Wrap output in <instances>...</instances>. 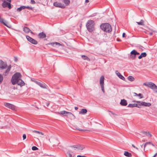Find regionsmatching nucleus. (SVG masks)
Wrapping results in <instances>:
<instances>
[{"label": "nucleus", "instance_id": "48", "mask_svg": "<svg viewBox=\"0 0 157 157\" xmlns=\"http://www.w3.org/2000/svg\"><path fill=\"white\" fill-rule=\"evenodd\" d=\"M77 157H86V156H82V155H77Z\"/></svg>", "mask_w": 157, "mask_h": 157}, {"label": "nucleus", "instance_id": "15", "mask_svg": "<svg viewBox=\"0 0 157 157\" xmlns=\"http://www.w3.org/2000/svg\"><path fill=\"white\" fill-rule=\"evenodd\" d=\"M48 44H50L52 46L54 47H59L61 45V44L60 43L57 42H54L53 43H49Z\"/></svg>", "mask_w": 157, "mask_h": 157}, {"label": "nucleus", "instance_id": "56", "mask_svg": "<svg viewBox=\"0 0 157 157\" xmlns=\"http://www.w3.org/2000/svg\"><path fill=\"white\" fill-rule=\"evenodd\" d=\"M1 129L5 128V127L2 126L0 128Z\"/></svg>", "mask_w": 157, "mask_h": 157}, {"label": "nucleus", "instance_id": "58", "mask_svg": "<svg viewBox=\"0 0 157 157\" xmlns=\"http://www.w3.org/2000/svg\"><path fill=\"white\" fill-rule=\"evenodd\" d=\"M29 32H30L32 34H33V33L32 32V31L30 30V31Z\"/></svg>", "mask_w": 157, "mask_h": 157}, {"label": "nucleus", "instance_id": "35", "mask_svg": "<svg viewBox=\"0 0 157 157\" xmlns=\"http://www.w3.org/2000/svg\"><path fill=\"white\" fill-rule=\"evenodd\" d=\"M84 148H85V147H81V145H79L78 149L79 150H82Z\"/></svg>", "mask_w": 157, "mask_h": 157}, {"label": "nucleus", "instance_id": "36", "mask_svg": "<svg viewBox=\"0 0 157 157\" xmlns=\"http://www.w3.org/2000/svg\"><path fill=\"white\" fill-rule=\"evenodd\" d=\"M3 80V77L2 75H0V84L2 82Z\"/></svg>", "mask_w": 157, "mask_h": 157}, {"label": "nucleus", "instance_id": "60", "mask_svg": "<svg viewBox=\"0 0 157 157\" xmlns=\"http://www.w3.org/2000/svg\"><path fill=\"white\" fill-rule=\"evenodd\" d=\"M143 145H143H141V148H142Z\"/></svg>", "mask_w": 157, "mask_h": 157}, {"label": "nucleus", "instance_id": "34", "mask_svg": "<svg viewBox=\"0 0 157 157\" xmlns=\"http://www.w3.org/2000/svg\"><path fill=\"white\" fill-rule=\"evenodd\" d=\"M134 94H135V96H138L139 97H140V98H142L143 97V95L140 93L137 94L136 93H134Z\"/></svg>", "mask_w": 157, "mask_h": 157}, {"label": "nucleus", "instance_id": "3", "mask_svg": "<svg viewBox=\"0 0 157 157\" xmlns=\"http://www.w3.org/2000/svg\"><path fill=\"white\" fill-rule=\"evenodd\" d=\"M21 77V75L19 72H17L14 74L12 77L11 82L13 85L17 83V81L20 79V78Z\"/></svg>", "mask_w": 157, "mask_h": 157}, {"label": "nucleus", "instance_id": "31", "mask_svg": "<svg viewBox=\"0 0 157 157\" xmlns=\"http://www.w3.org/2000/svg\"><path fill=\"white\" fill-rule=\"evenodd\" d=\"M33 132L34 133H36L39 134H41L42 135H43L44 134L41 132L37 131L36 130H33Z\"/></svg>", "mask_w": 157, "mask_h": 157}, {"label": "nucleus", "instance_id": "59", "mask_svg": "<svg viewBox=\"0 0 157 157\" xmlns=\"http://www.w3.org/2000/svg\"><path fill=\"white\" fill-rule=\"evenodd\" d=\"M135 148H136V149L137 150H138V148H137V147H135Z\"/></svg>", "mask_w": 157, "mask_h": 157}, {"label": "nucleus", "instance_id": "38", "mask_svg": "<svg viewBox=\"0 0 157 157\" xmlns=\"http://www.w3.org/2000/svg\"><path fill=\"white\" fill-rule=\"evenodd\" d=\"M25 9H30L31 10H32L33 9V8L32 7H29L28 6H25Z\"/></svg>", "mask_w": 157, "mask_h": 157}, {"label": "nucleus", "instance_id": "2", "mask_svg": "<svg viewBox=\"0 0 157 157\" xmlns=\"http://www.w3.org/2000/svg\"><path fill=\"white\" fill-rule=\"evenodd\" d=\"M94 21L93 20H89L88 21L86 26L89 32H92L94 30Z\"/></svg>", "mask_w": 157, "mask_h": 157}, {"label": "nucleus", "instance_id": "43", "mask_svg": "<svg viewBox=\"0 0 157 157\" xmlns=\"http://www.w3.org/2000/svg\"><path fill=\"white\" fill-rule=\"evenodd\" d=\"M31 3L32 4H34L36 3V2L34 0H31Z\"/></svg>", "mask_w": 157, "mask_h": 157}, {"label": "nucleus", "instance_id": "7", "mask_svg": "<svg viewBox=\"0 0 157 157\" xmlns=\"http://www.w3.org/2000/svg\"><path fill=\"white\" fill-rule=\"evenodd\" d=\"M26 38L28 41L33 44H36L38 43L37 41L30 37L29 36H26Z\"/></svg>", "mask_w": 157, "mask_h": 157}, {"label": "nucleus", "instance_id": "4", "mask_svg": "<svg viewBox=\"0 0 157 157\" xmlns=\"http://www.w3.org/2000/svg\"><path fill=\"white\" fill-rule=\"evenodd\" d=\"M143 85L148 86L153 90H157V86H156L154 83L152 82L144 83H143ZM155 91L157 93V90H155Z\"/></svg>", "mask_w": 157, "mask_h": 157}, {"label": "nucleus", "instance_id": "21", "mask_svg": "<svg viewBox=\"0 0 157 157\" xmlns=\"http://www.w3.org/2000/svg\"><path fill=\"white\" fill-rule=\"evenodd\" d=\"M11 68V65H10L8 67L7 69V70L4 72V73L3 74L5 75L6 76L7 75V74L10 71V69Z\"/></svg>", "mask_w": 157, "mask_h": 157}, {"label": "nucleus", "instance_id": "27", "mask_svg": "<svg viewBox=\"0 0 157 157\" xmlns=\"http://www.w3.org/2000/svg\"><path fill=\"white\" fill-rule=\"evenodd\" d=\"M148 144H150V145H152L153 146H154V145L152 144L151 142H147V143H146L144 145V151L145 150V148L146 146L147 145H148Z\"/></svg>", "mask_w": 157, "mask_h": 157}, {"label": "nucleus", "instance_id": "13", "mask_svg": "<svg viewBox=\"0 0 157 157\" xmlns=\"http://www.w3.org/2000/svg\"><path fill=\"white\" fill-rule=\"evenodd\" d=\"M140 105L141 106H150L151 104L150 103H147L145 102H142L140 101Z\"/></svg>", "mask_w": 157, "mask_h": 157}, {"label": "nucleus", "instance_id": "52", "mask_svg": "<svg viewBox=\"0 0 157 157\" xmlns=\"http://www.w3.org/2000/svg\"><path fill=\"white\" fill-rule=\"evenodd\" d=\"M32 81L35 82V81H37V80H36L35 79H32Z\"/></svg>", "mask_w": 157, "mask_h": 157}, {"label": "nucleus", "instance_id": "14", "mask_svg": "<svg viewBox=\"0 0 157 157\" xmlns=\"http://www.w3.org/2000/svg\"><path fill=\"white\" fill-rule=\"evenodd\" d=\"M60 114L64 115V116H66V114H68L70 115H72L73 116H74V115L71 113L67 112L65 111H61L60 112Z\"/></svg>", "mask_w": 157, "mask_h": 157}, {"label": "nucleus", "instance_id": "33", "mask_svg": "<svg viewBox=\"0 0 157 157\" xmlns=\"http://www.w3.org/2000/svg\"><path fill=\"white\" fill-rule=\"evenodd\" d=\"M63 1L66 5H69L70 3V1L69 0H63Z\"/></svg>", "mask_w": 157, "mask_h": 157}, {"label": "nucleus", "instance_id": "6", "mask_svg": "<svg viewBox=\"0 0 157 157\" xmlns=\"http://www.w3.org/2000/svg\"><path fill=\"white\" fill-rule=\"evenodd\" d=\"M7 2V1L3 2L2 3V6L3 8L8 7L9 9H10L12 8L10 4L11 2Z\"/></svg>", "mask_w": 157, "mask_h": 157}, {"label": "nucleus", "instance_id": "61", "mask_svg": "<svg viewBox=\"0 0 157 157\" xmlns=\"http://www.w3.org/2000/svg\"><path fill=\"white\" fill-rule=\"evenodd\" d=\"M121 41V40H118V41Z\"/></svg>", "mask_w": 157, "mask_h": 157}, {"label": "nucleus", "instance_id": "54", "mask_svg": "<svg viewBox=\"0 0 157 157\" xmlns=\"http://www.w3.org/2000/svg\"><path fill=\"white\" fill-rule=\"evenodd\" d=\"M149 34H150V35H152L153 34V33L152 32H150L149 33Z\"/></svg>", "mask_w": 157, "mask_h": 157}, {"label": "nucleus", "instance_id": "51", "mask_svg": "<svg viewBox=\"0 0 157 157\" xmlns=\"http://www.w3.org/2000/svg\"><path fill=\"white\" fill-rule=\"evenodd\" d=\"M136 55H140V53L139 52H137L136 50Z\"/></svg>", "mask_w": 157, "mask_h": 157}, {"label": "nucleus", "instance_id": "25", "mask_svg": "<svg viewBox=\"0 0 157 157\" xmlns=\"http://www.w3.org/2000/svg\"><path fill=\"white\" fill-rule=\"evenodd\" d=\"M0 22L3 24L4 25L6 26L7 27H9V26L7 25V24L5 22L4 20L2 18L0 19Z\"/></svg>", "mask_w": 157, "mask_h": 157}, {"label": "nucleus", "instance_id": "50", "mask_svg": "<svg viewBox=\"0 0 157 157\" xmlns=\"http://www.w3.org/2000/svg\"><path fill=\"white\" fill-rule=\"evenodd\" d=\"M125 35V33H123L122 34V37H124Z\"/></svg>", "mask_w": 157, "mask_h": 157}, {"label": "nucleus", "instance_id": "1", "mask_svg": "<svg viewBox=\"0 0 157 157\" xmlns=\"http://www.w3.org/2000/svg\"><path fill=\"white\" fill-rule=\"evenodd\" d=\"M100 27L101 29L105 32L110 33L112 31L111 25L108 23L102 24Z\"/></svg>", "mask_w": 157, "mask_h": 157}, {"label": "nucleus", "instance_id": "32", "mask_svg": "<svg viewBox=\"0 0 157 157\" xmlns=\"http://www.w3.org/2000/svg\"><path fill=\"white\" fill-rule=\"evenodd\" d=\"M136 23L138 25H144V21L142 20H140V22H137Z\"/></svg>", "mask_w": 157, "mask_h": 157}, {"label": "nucleus", "instance_id": "29", "mask_svg": "<svg viewBox=\"0 0 157 157\" xmlns=\"http://www.w3.org/2000/svg\"><path fill=\"white\" fill-rule=\"evenodd\" d=\"M25 6H21L17 9V11L19 12L21 11L22 10L25 9Z\"/></svg>", "mask_w": 157, "mask_h": 157}, {"label": "nucleus", "instance_id": "47", "mask_svg": "<svg viewBox=\"0 0 157 157\" xmlns=\"http://www.w3.org/2000/svg\"><path fill=\"white\" fill-rule=\"evenodd\" d=\"M2 2L5 1H7V2H11V0H1Z\"/></svg>", "mask_w": 157, "mask_h": 157}, {"label": "nucleus", "instance_id": "12", "mask_svg": "<svg viewBox=\"0 0 157 157\" xmlns=\"http://www.w3.org/2000/svg\"><path fill=\"white\" fill-rule=\"evenodd\" d=\"M129 107H137L138 108H140V104H129L128 106Z\"/></svg>", "mask_w": 157, "mask_h": 157}, {"label": "nucleus", "instance_id": "37", "mask_svg": "<svg viewBox=\"0 0 157 157\" xmlns=\"http://www.w3.org/2000/svg\"><path fill=\"white\" fill-rule=\"evenodd\" d=\"M141 56L143 57H145L147 55L146 53L145 52H143V53H141Z\"/></svg>", "mask_w": 157, "mask_h": 157}, {"label": "nucleus", "instance_id": "45", "mask_svg": "<svg viewBox=\"0 0 157 157\" xmlns=\"http://www.w3.org/2000/svg\"><path fill=\"white\" fill-rule=\"evenodd\" d=\"M77 129L79 131H90V130H86V129Z\"/></svg>", "mask_w": 157, "mask_h": 157}, {"label": "nucleus", "instance_id": "18", "mask_svg": "<svg viewBox=\"0 0 157 157\" xmlns=\"http://www.w3.org/2000/svg\"><path fill=\"white\" fill-rule=\"evenodd\" d=\"M17 84L18 85L20 86L21 87L24 86L25 84L24 82L21 79L17 81Z\"/></svg>", "mask_w": 157, "mask_h": 157}, {"label": "nucleus", "instance_id": "49", "mask_svg": "<svg viewBox=\"0 0 157 157\" xmlns=\"http://www.w3.org/2000/svg\"><path fill=\"white\" fill-rule=\"evenodd\" d=\"M143 57L141 56V55L139 56L138 58L139 59H141Z\"/></svg>", "mask_w": 157, "mask_h": 157}, {"label": "nucleus", "instance_id": "17", "mask_svg": "<svg viewBox=\"0 0 157 157\" xmlns=\"http://www.w3.org/2000/svg\"><path fill=\"white\" fill-rule=\"evenodd\" d=\"M38 37L40 38L43 39L46 37V34L43 32L40 33L38 34Z\"/></svg>", "mask_w": 157, "mask_h": 157}, {"label": "nucleus", "instance_id": "22", "mask_svg": "<svg viewBox=\"0 0 157 157\" xmlns=\"http://www.w3.org/2000/svg\"><path fill=\"white\" fill-rule=\"evenodd\" d=\"M87 112V110L86 109H82L81 111L79 112V114H81L85 115Z\"/></svg>", "mask_w": 157, "mask_h": 157}, {"label": "nucleus", "instance_id": "46", "mask_svg": "<svg viewBox=\"0 0 157 157\" xmlns=\"http://www.w3.org/2000/svg\"><path fill=\"white\" fill-rule=\"evenodd\" d=\"M132 101L133 102H136V103H140V101H135V100H133V101Z\"/></svg>", "mask_w": 157, "mask_h": 157}, {"label": "nucleus", "instance_id": "53", "mask_svg": "<svg viewBox=\"0 0 157 157\" xmlns=\"http://www.w3.org/2000/svg\"><path fill=\"white\" fill-rule=\"evenodd\" d=\"M89 2V0H85V2L86 3H88Z\"/></svg>", "mask_w": 157, "mask_h": 157}, {"label": "nucleus", "instance_id": "40", "mask_svg": "<svg viewBox=\"0 0 157 157\" xmlns=\"http://www.w3.org/2000/svg\"><path fill=\"white\" fill-rule=\"evenodd\" d=\"M32 150L35 151L38 149V148L36 146H33L32 148Z\"/></svg>", "mask_w": 157, "mask_h": 157}, {"label": "nucleus", "instance_id": "20", "mask_svg": "<svg viewBox=\"0 0 157 157\" xmlns=\"http://www.w3.org/2000/svg\"><path fill=\"white\" fill-rule=\"evenodd\" d=\"M53 5L56 7L61 8L62 7L61 4L60 3L58 2H54L53 3Z\"/></svg>", "mask_w": 157, "mask_h": 157}, {"label": "nucleus", "instance_id": "23", "mask_svg": "<svg viewBox=\"0 0 157 157\" xmlns=\"http://www.w3.org/2000/svg\"><path fill=\"white\" fill-rule=\"evenodd\" d=\"M23 31L26 33H29L30 31V29L28 27H24L23 28Z\"/></svg>", "mask_w": 157, "mask_h": 157}, {"label": "nucleus", "instance_id": "19", "mask_svg": "<svg viewBox=\"0 0 157 157\" xmlns=\"http://www.w3.org/2000/svg\"><path fill=\"white\" fill-rule=\"evenodd\" d=\"M120 104L122 106H126L127 105V101L124 99H121Z\"/></svg>", "mask_w": 157, "mask_h": 157}, {"label": "nucleus", "instance_id": "24", "mask_svg": "<svg viewBox=\"0 0 157 157\" xmlns=\"http://www.w3.org/2000/svg\"><path fill=\"white\" fill-rule=\"evenodd\" d=\"M124 155L125 156L128 157H131L132 156V154L131 153H129L128 151H124Z\"/></svg>", "mask_w": 157, "mask_h": 157}, {"label": "nucleus", "instance_id": "41", "mask_svg": "<svg viewBox=\"0 0 157 157\" xmlns=\"http://www.w3.org/2000/svg\"><path fill=\"white\" fill-rule=\"evenodd\" d=\"M78 145H74L71 146V147H74V148H76L78 149Z\"/></svg>", "mask_w": 157, "mask_h": 157}, {"label": "nucleus", "instance_id": "28", "mask_svg": "<svg viewBox=\"0 0 157 157\" xmlns=\"http://www.w3.org/2000/svg\"><path fill=\"white\" fill-rule=\"evenodd\" d=\"M82 58L84 60H87L88 61H90V59L86 56L85 55H82Z\"/></svg>", "mask_w": 157, "mask_h": 157}, {"label": "nucleus", "instance_id": "9", "mask_svg": "<svg viewBox=\"0 0 157 157\" xmlns=\"http://www.w3.org/2000/svg\"><path fill=\"white\" fill-rule=\"evenodd\" d=\"M4 105L5 106L12 110H14L15 109V106L11 104L8 103H5Z\"/></svg>", "mask_w": 157, "mask_h": 157}, {"label": "nucleus", "instance_id": "8", "mask_svg": "<svg viewBox=\"0 0 157 157\" xmlns=\"http://www.w3.org/2000/svg\"><path fill=\"white\" fill-rule=\"evenodd\" d=\"M7 66L6 62H4L2 60H0V68L2 69H6Z\"/></svg>", "mask_w": 157, "mask_h": 157}, {"label": "nucleus", "instance_id": "44", "mask_svg": "<svg viewBox=\"0 0 157 157\" xmlns=\"http://www.w3.org/2000/svg\"><path fill=\"white\" fill-rule=\"evenodd\" d=\"M26 135L25 134H24L23 135V140H24L26 138Z\"/></svg>", "mask_w": 157, "mask_h": 157}, {"label": "nucleus", "instance_id": "55", "mask_svg": "<svg viewBox=\"0 0 157 157\" xmlns=\"http://www.w3.org/2000/svg\"><path fill=\"white\" fill-rule=\"evenodd\" d=\"M78 108L77 107H75V110H77L78 109Z\"/></svg>", "mask_w": 157, "mask_h": 157}, {"label": "nucleus", "instance_id": "42", "mask_svg": "<svg viewBox=\"0 0 157 157\" xmlns=\"http://www.w3.org/2000/svg\"><path fill=\"white\" fill-rule=\"evenodd\" d=\"M14 60L15 62H17L18 61V58L17 57L14 56Z\"/></svg>", "mask_w": 157, "mask_h": 157}, {"label": "nucleus", "instance_id": "39", "mask_svg": "<svg viewBox=\"0 0 157 157\" xmlns=\"http://www.w3.org/2000/svg\"><path fill=\"white\" fill-rule=\"evenodd\" d=\"M67 154L68 155V157H74V156H72V155L71 154L69 151H68Z\"/></svg>", "mask_w": 157, "mask_h": 157}, {"label": "nucleus", "instance_id": "26", "mask_svg": "<svg viewBox=\"0 0 157 157\" xmlns=\"http://www.w3.org/2000/svg\"><path fill=\"white\" fill-rule=\"evenodd\" d=\"M143 133L145 135L147 136H149L150 137L152 136V135L151 134V133L149 132H147L145 131H144L143 132Z\"/></svg>", "mask_w": 157, "mask_h": 157}, {"label": "nucleus", "instance_id": "10", "mask_svg": "<svg viewBox=\"0 0 157 157\" xmlns=\"http://www.w3.org/2000/svg\"><path fill=\"white\" fill-rule=\"evenodd\" d=\"M35 83L39 86L41 88L44 89L46 88L45 84L43 82H40L37 81H35Z\"/></svg>", "mask_w": 157, "mask_h": 157}, {"label": "nucleus", "instance_id": "57", "mask_svg": "<svg viewBox=\"0 0 157 157\" xmlns=\"http://www.w3.org/2000/svg\"><path fill=\"white\" fill-rule=\"evenodd\" d=\"M132 146L134 147V148H135V147H136L134 145V144H132Z\"/></svg>", "mask_w": 157, "mask_h": 157}, {"label": "nucleus", "instance_id": "30", "mask_svg": "<svg viewBox=\"0 0 157 157\" xmlns=\"http://www.w3.org/2000/svg\"><path fill=\"white\" fill-rule=\"evenodd\" d=\"M128 78L129 80L131 81H133L135 79L132 76H129L128 77Z\"/></svg>", "mask_w": 157, "mask_h": 157}, {"label": "nucleus", "instance_id": "16", "mask_svg": "<svg viewBox=\"0 0 157 157\" xmlns=\"http://www.w3.org/2000/svg\"><path fill=\"white\" fill-rule=\"evenodd\" d=\"M116 74L122 80L124 81L125 80V78L120 73H119V72L117 71H115Z\"/></svg>", "mask_w": 157, "mask_h": 157}, {"label": "nucleus", "instance_id": "5", "mask_svg": "<svg viewBox=\"0 0 157 157\" xmlns=\"http://www.w3.org/2000/svg\"><path fill=\"white\" fill-rule=\"evenodd\" d=\"M104 77L103 76H101L100 79V84L101 87V90L103 93H105V90H104Z\"/></svg>", "mask_w": 157, "mask_h": 157}, {"label": "nucleus", "instance_id": "11", "mask_svg": "<svg viewBox=\"0 0 157 157\" xmlns=\"http://www.w3.org/2000/svg\"><path fill=\"white\" fill-rule=\"evenodd\" d=\"M131 55L130 57L132 59H135L136 57V50H133L130 52Z\"/></svg>", "mask_w": 157, "mask_h": 157}]
</instances>
